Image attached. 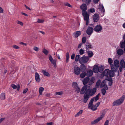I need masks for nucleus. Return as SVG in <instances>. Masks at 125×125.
Listing matches in <instances>:
<instances>
[{
    "instance_id": "nucleus-55",
    "label": "nucleus",
    "mask_w": 125,
    "mask_h": 125,
    "mask_svg": "<svg viewBox=\"0 0 125 125\" xmlns=\"http://www.w3.org/2000/svg\"><path fill=\"white\" fill-rule=\"evenodd\" d=\"M11 86L13 89H16L17 88V86L14 84H12Z\"/></svg>"
},
{
    "instance_id": "nucleus-25",
    "label": "nucleus",
    "mask_w": 125,
    "mask_h": 125,
    "mask_svg": "<svg viewBox=\"0 0 125 125\" xmlns=\"http://www.w3.org/2000/svg\"><path fill=\"white\" fill-rule=\"evenodd\" d=\"M42 72L44 75L48 77H50V74L48 72H47L46 70H42Z\"/></svg>"
},
{
    "instance_id": "nucleus-54",
    "label": "nucleus",
    "mask_w": 125,
    "mask_h": 125,
    "mask_svg": "<svg viewBox=\"0 0 125 125\" xmlns=\"http://www.w3.org/2000/svg\"><path fill=\"white\" fill-rule=\"evenodd\" d=\"M92 0H85V2L87 4H88Z\"/></svg>"
},
{
    "instance_id": "nucleus-6",
    "label": "nucleus",
    "mask_w": 125,
    "mask_h": 125,
    "mask_svg": "<svg viewBox=\"0 0 125 125\" xmlns=\"http://www.w3.org/2000/svg\"><path fill=\"white\" fill-rule=\"evenodd\" d=\"M98 9L100 11L99 14L101 16H103L104 15L105 10L104 7L103 5L101 4H99Z\"/></svg>"
},
{
    "instance_id": "nucleus-39",
    "label": "nucleus",
    "mask_w": 125,
    "mask_h": 125,
    "mask_svg": "<svg viewBox=\"0 0 125 125\" xmlns=\"http://www.w3.org/2000/svg\"><path fill=\"white\" fill-rule=\"evenodd\" d=\"M99 72H101L104 70V67L103 66H100L99 67Z\"/></svg>"
},
{
    "instance_id": "nucleus-33",
    "label": "nucleus",
    "mask_w": 125,
    "mask_h": 125,
    "mask_svg": "<svg viewBox=\"0 0 125 125\" xmlns=\"http://www.w3.org/2000/svg\"><path fill=\"white\" fill-rule=\"evenodd\" d=\"M108 61L109 64L110 65V66L113 64H112L113 62V61L111 58H108Z\"/></svg>"
},
{
    "instance_id": "nucleus-63",
    "label": "nucleus",
    "mask_w": 125,
    "mask_h": 125,
    "mask_svg": "<svg viewBox=\"0 0 125 125\" xmlns=\"http://www.w3.org/2000/svg\"><path fill=\"white\" fill-rule=\"evenodd\" d=\"M20 44L21 45H25L26 46L27 45V44L26 43H24L22 42H21L20 43Z\"/></svg>"
},
{
    "instance_id": "nucleus-5",
    "label": "nucleus",
    "mask_w": 125,
    "mask_h": 125,
    "mask_svg": "<svg viewBox=\"0 0 125 125\" xmlns=\"http://www.w3.org/2000/svg\"><path fill=\"white\" fill-rule=\"evenodd\" d=\"M72 87L76 93H78L80 92V89L76 83L73 82V83Z\"/></svg>"
},
{
    "instance_id": "nucleus-24",
    "label": "nucleus",
    "mask_w": 125,
    "mask_h": 125,
    "mask_svg": "<svg viewBox=\"0 0 125 125\" xmlns=\"http://www.w3.org/2000/svg\"><path fill=\"white\" fill-rule=\"evenodd\" d=\"M111 69L112 70L111 71H113L114 73V72H116L117 70V68L114 65V64L110 66Z\"/></svg>"
},
{
    "instance_id": "nucleus-8",
    "label": "nucleus",
    "mask_w": 125,
    "mask_h": 125,
    "mask_svg": "<svg viewBox=\"0 0 125 125\" xmlns=\"http://www.w3.org/2000/svg\"><path fill=\"white\" fill-rule=\"evenodd\" d=\"M81 70L77 65L74 66L73 68V73L76 75H79L80 73Z\"/></svg>"
},
{
    "instance_id": "nucleus-16",
    "label": "nucleus",
    "mask_w": 125,
    "mask_h": 125,
    "mask_svg": "<svg viewBox=\"0 0 125 125\" xmlns=\"http://www.w3.org/2000/svg\"><path fill=\"white\" fill-rule=\"evenodd\" d=\"M80 9L82 10V13L86 12L87 7L86 5L84 3L82 4L80 6Z\"/></svg>"
},
{
    "instance_id": "nucleus-9",
    "label": "nucleus",
    "mask_w": 125,
    "mask_h": 125,
    "mask_svg": "<svg viewBox=\"0 0 125 125\" xmlns=\"http://www.w3.org/2000/svg\"><path fill=\"white\" fill-rule=\"evenodd\" d=\"M97 89L96 88H94L91 89H88L87 90V93L90 96H92L96 93Z\"/></svg>"
},
{
    "instance_id": "nucleus-18",
    "label": "nucleus",
    "mask_w": 125,
    "mask_h": 125,
    "mask_svg": "<svg viewBox=\"0 0 125 125\" xmlns=\"http://www.w3.org/2000/svg\"><path fill=\"white\" fill-rule=\"evenodd\" d=\"M81 33L80 31H77L74 32L73 34V36L74 38H76L79 36Z\"/></svg>"
},
{
    "instance_id": "nucleus-47",
    "label": "nucleus",
    "mask_w": 125,
    "mask_h": 125,
    "mask_svg": "<svg viewBox=\"0 0 125 125\" xmlns=\"http://www.w3.org/2000/svg\"><path fill=\"white\" fill-rule=\"evenodd\" d=\"M33 50L36 52H38L39 50V48L38 47L34 46L33 48Z\"/></svg>"
},
{
    "instance_id": "nucleus-52",
    "label": "nucleus",
    "mask_w": 125,
    "mask_h": 125,
    "mask_svg": "<svg viewBox=\"0 0 125 125\" xmlns=\"http://www.w3.org/2000/svg\"><path fill=\"white\" fill-rule=\"evenodd\" d=\"M64 5L70 7L72 8V6L68 2H66L64 3Z\"/></svg>"
},
{
    "instance_id": "nucleus-41",
    "label": "nucleus",
    "mask_w": 125,
    "mask_h": 125,
    "mask_svg": "<svg viewBox=\"0 0 125 125\" xmlns=\"http://www.w3.org/2000/svg\"><path fill=\"white\" fill-rule=\"evenodd\" d=\"M101 82V81L100 80H98L97 82L96 85V87L98 88Z\"/></svg>"
},
{
    "instance_id": "nucleus-20",
    "label": "nucleus",
    "mask_w": 125,
    "mask_h": 125,
    "mask_svg": "<svg viewBox=\"0 0 125 125\" xmlns=\"http://www.w3.org/2000/svg\"><path fill=\"white\" fill-rule=\"evenodd\" d=\"M116 52L118 55L121 56L123 55L124 53V51L121 49H118L116 50Z\"/></svg>"
},
{
    "instance_id": "nucleus-23",
    "label": "nucleus",
    "mask_w": 125,
    "mask_h": 125,
    "mask_svg": "<svg viewBox=\"0 0 125 125\" xmlns=\"http://www.w3.org/2000/svg\"><path fill=\"white\" fill-rule=\"evenodd\" d=\"M93 71L94 73H98L99 72L98 66L97 65H94L93 68Z\"/></svg>"
},
{
    "instance_id": "nucleus-37",
    "label": "nucleus",
    "mask_w": 125,
    "mask_h": 125,
    "mask_svg": "<svg viewBox=\"0 0 125 125\" xmlns=\"http://www.w3.org/2000/svg\"><path fill=\"white\" fill-rule=\"evenodd\" d=\"M83 113V110H81L79 112H78L75 115V117H78L81 115Z\"/></svg>"
},
{
    "instance_id": "nucleus-34",
    "label": "nucleus",
    "mask_w": 125,
    "mask_h": 125,
    "mask_svg": "<svg viewBox=\"0 0 125 125\" xmlns=\"http://www.w3.org/2000/svg\"><path fill=\"white\" fill-rule=\"evenodd\" d=\"M81 64L80 68L82 71H84L86 69V66L85 65L83 64Z\"/></svg>"
},
{
    "instance_id": "nucleus-21",
    "label": "nucleus",
    "mask_w": 125,
    "mask_h": 125,
    "mask_svg": "<svg viewBox=\"0 0 125 125\" xmlns=\"http://www.w3.org/2000/svg\"><path fill=\"white\" fill-rule=\"evenodd\" d=\"M82 15L84 17V19L85 20H89V14L87 13V12L82 13Z\"/></svg>"
},
{
    "instance_id": "nucleus-17",
    "label": "nucleus",
    "mask_w": 125,
    "mask_h": 125,
    "mask_svg": "<svg viewBox=\"0 0 125 125\" xmlns=\"http://www.w3.org/2000/svg\"><path fill=\"white\" fill-rule=\"evenodd\" d=\"M83 97V102L85 103L87 102L88 99L89 98L90 95L87 93H85Z\"/></svg>"
},
{
    "instance_id": "nucleus-57",
    "label": "nucleus",
    "mask_w": 125,
    "mask_h": 125,
    "mask_svg": "<svg viewBox=\"0 0 125 125\" xmlns=\"http://www.w3.org/2000/svg\"><path fill=\"white\" fill-rule=\"evenodd\" d=\"M89 10L91 13H93L95 12V10L94 8H92L90 9Z\"/></svg>"
},
{
    "instance_id": "nucleus-28",
    "label": "nucleus",
    "mask_w": 125,
    "mask_h": 125,
    "mask_svg": "<svg viewBox=\"0 0 125 125\" xmlns=\"http://www.w3.org/2000/svg\"><path fill=\"white\" fill-rule=\"evenodd\" d=\"M86 47L87 49H89L92 48V47L91 44L89 42H86L85 44Z\"/></svg>"
},
{
    "instance_id": "nucleus-26",
    "label": "nucleus",
    "mask_w": 125,
    "mask_h": 125,
    "mask_svg": "<svg viewBox=\"0 0 125 125\" xmlns=\"http://www.w3.org/2000/svg\"><path fill=\"white\" fill-rule=\"evenodd\" d=\"M119 63H120V62H119V61L117 59H116L114 61V65L117 67H119Z\"/></svg>"
},
{
    "instance_id": "nucleus-14",
    "label": "nucleus",
    "mask_w": 125,
    "mask_h": 125,
    "mask_svg": "<svg viewBox=\"0 0 125 125\" xmlns=\"http://www.w3.org/2000/svg\"><path fill=\"white\" fill-rule=\"evenodd\" d=\"M88 87L87 85L84 86L82 88L80 91V94H84L85 92V93H87V90L88 89Z\"/></svg>"
},
{
    "instance_id": "nucleus-40",
    "label": "nucleus",
    "mask_w": 125,
    "mask_h": 125,
    "mask_svg": "<svg viewBox=\"0 0 125 125\" xmlns=\"http://www.w3.org/2000/svg\"><path fill=\"white\" fill-rule=\"evenodd\" d=\"M100 95V93H99L95 97H93L94 98V100L95 101V102H96L99 99Z\"/></svg>"
},
{
    "instance_id": "nucleus-56",
    "label": "nucleus",
    "mask_w": 125,
    "mask_h": 125,
    "mask_svg": "<svg viewBox=\"0 0 125 125\" xmlns=\"http://www.w3.org/2000/svg\"><path fill=\"white\" fill-rule=\"evenodd\" d=\"M28 88H26L24 89L23 91V94L26 93L28 91Z\"/></svg>"
},
{
    "instance_id": "nucleus-19",
    "label": "nucleus",
    "mask_w": 125,
    "mask_h": 125,
    "mask_svg": "<svg viewBox=\"0 0 125 125\" xmlns=\"http://www.w3.org/2000/svg\"><path fill=\"white\" fill-rule=\"evenodd\" d=\"M93 19L94 22H97L99 19V15L98 14H95L93 16Z\"/></svg>"
},
{
    "instance_id": "nucleus-22",
    "label": "nucleus",
    "mask_w": 125,
    "mask_h": 125,
    "mask_svg": "<svg viewBox=\"0 0 125 125\" xmlns=\"http://www.w3.org/2000/svg\"><path fill=\"white\" fill-rule=\"evenodd\" d=\"M94 98H92L91 99L89 103L88 104V107L89 109H91V108L92 107L93 105V102L94 101Z\"/></svg>"
},
{
    "instance_id": "nucleus-62",
    "label": "nucleus",
    "mask_w": 125,
    "mask_h": 125,
    "mask_svg": "<svg viewBox=\"0 0 125 125\" xmlns=\"http://www.w3.org/2000/svg\"><path fill=\"white\" fill-rule=\"evenodd\" d=\"M99 0H93V2L94 3L96 4L98 3Z\"/></svg>"
},
{
    "instance_id": "nucleus-30",
    "label": "nucleus",
    "mask_w": 125,
    "mask_h": 125,
    "mask_svg": "<svg viewBox=\"0 0 125 125\" xmlns=\"http://www.w3.org/2000/svg\"><path fill=\"white\" fill-rule=\"evenodd\" d=\"M90 79L88 77L85 78L83 81V84L85 85L86 84L89 80Z\"/></svg>"
},
{
    "instance_id": "nucleus-42",
    "label": "nucleus",
    "mask_w": 125,
    "mask_h": 125,
    "mask_svg": "<svg viewBox=\"0 0 125 125\" xmlns=\"http://www.w3.org/2000/svg\"><path fill=\"white\" fill-rule=\"evenodd\" d=\"M86 74L85 72L82 73L80 75V77L82 78H84Z\"/></svg>"
},
{
    "instance_id": "nucleus-1",
    "label": "nucleus",
    "mask_w": 125,
    "mask_h": 125,
    "mask_svg": "<svg viewBox=\"0 0 125 125\" xmlns=\"http://www.w3.org/2000/svg\"><path fill=\"white\" fill-rule=\"evenodd\" d=\"M102 74L103 76H109L111 77H113L115 75L114 73L108 69H105Z\"/></svg>"
},
{
    "instance_id": "nucleus-51",
    "label": "nucleus",
    "mask_w": 125,
    "mask_h": 125,
    "mask_svg": "<svg viewBox=\"0 0 125 125\" xmlns=\"http://www.w3.org/2000/svg\"><path fill=\"white\" fill-rule=\"evenodd\" d=\"M91 109L93 111H95L96 110L97 107L95 105H93L91 108Z\"/></svg>"
},
{
    "instance_id": "nucleus-61",
    "label": "nucleus",
    "mask_w": 125,
    "mask_h": 125,
    "mask_svg": "<svg viewBox=\"0 0 125 125\" xmlns=\"http://www.w3.org/2000/svg\"><path fill=\"white\" fill-rule=\"evenodd\" d=\"M3 9L0 7V13H3Z\"/></svg>"
},
{
    "instance_id": "nucleus-50",
    "label": "nucleus",
    "mask_w": 125,
    "mask_h": 125,
    "mask_svg": "<svg viewBox=\"0 0 125 125\" xmlns=\"http://www.w3.org/2000/svg\"><path fill=\"white\" fill-rule=\"evenodd\" d=\"M84 51L82 49H81L79 50V53L80 55L83 54L84 53Z\"/></svg>"
},
{
    "instance_id": "nucleus-35",
    "label": "nucleus",
    "mask_w": 125,
    "mask_h": 125,
    "mask_svg": "<svg viewBox=\"0 0 125 125\" xmlns=\"http://www.w3.org/2000/svg\"><path fill=\"white\" fill-rule=\"evenodd\" d=\"M95 78L94 77H92L90 79V80L89 82V84L90 85H91L94 82L95 80Z\"/></svg>"
},
{
    "instance_id": "nucleus-48",
    "label": "nucleus",
    "mask_w": 125,
    "mask_h": 125,
    "mask_svg": "<svg viewBox=\"0 0 125 125\" xmlns=\"http://www.w3.org/2000/svg\"><path fill=\"white\" fill-rule=\"evenodd\" d=\"M63 94V92L62 91L56 92L55 93L56 95H61Z\"/></svg>"
},
{
    "instance_id": "nucleus-3",
    "label": "nucleus",
    "mask_w": 125,
    "mask_h": 125,
    "mask_svg": "<svg viewBox=\"0 0 125 125\" xmlns=\"http://www.w3.org/2000/svg\"><path fill=\"white\" fill-rule=\"evenodd\" d=\"M125 98V96H123L119 99L115 101L113 103V105H118L122 103L124 101Z\"/></svg>"
},
{
    "instance_id": "nucleus-46",
    "label": "nucleus",
    "mask_w": 125,
    "mask_h": 125,
    "mask_svg": "<svg viewBox=\"0 0 125 125\" xmlns=\"http://www.w3.org/2000/svg\"><path fill=\"white\" fill-rule=\"evenodd\" d=\"M80 55H77L76 56L75 58V61L76 62H77L78 61H79V60L80 59Z\"/></svg>"
},
{
    "instance_id": "nucleus-13",
    "label": "nucleus",
    "mask_w": 125,
    "mask_h": 125,
    "mask_svg": "<svg viewBox=\"0 0 125 125\" xmlns=\"http://www.w3.org/2000/svg\"><path fill=\"white\" fill-rule=\"evenodd\" d=\"M106 81L107 80L106 79L103 80L100 86L101 88L104 87V88L106 90H107L108 89V87L107 85L106 84Z\"/></svg>"
},
{
    "instance_id": "nucleus-60",
    "label": "nucleus",
    "mask_w": 125,
    "mask_h": 125,
    "mask_svg": "<svg viewBox=\"0 0 125 125\" xmlns=\"http://www.w3.org/2000/svg\"><path fill=\"white\" fill-rule=\"evenodd\" d=\"M75 57V54L74 53H73L71 56V58L72 59H73Z\"/></svg>"
},
{
    "instance_id": "nucleus-2",
    "label": "nucleus",
    "mask_w": 125,
    "mask_h": 125,
    "mask_svg": "<svg viewBox=\"0 0 125 125\" xmlns=\"http://www.w3.org/2000/svg\"><path fill=\"white\" fill-rule=\"evenodd\" d=\"M89 60V58L87 56L83 55L79 59V62L81 64L85 63L88 62Z\"/></svg>"
},
{
    "instance_id": "nucleus-36",
    "label": "nucleus",
    "mask_w": 125,
    "mask_h": 125,
    "mask_svg": "<svg viewBox=\"0 0 125 125\" xmlns=\"http://www.w3.org/2000/svg\"><path fill=\"white\" fill-rule=\"evenodd\" d=\"M87 53L89 58L92 57L93 55V53L92 51H88Z\"/></svg>"
},
{
    "instance_id": "nucleus-32",
    "label": "nucleus",
    "mask_w": 125,
    "mask_h": 125,
    "mask_svg": "<svg viewBox=\"0 0 125 125\" xmlns=\"http://www.w3.org/2000/svg\"><path fill=\"white\" fill-rule=\"evenodd\" d=\"M44 88L42 87H40L39 88V94L40 95H42V92L44 90Z\"/></svg>"
},
{
    "instance_id": "nucleus-10",
    "label": "nucleus",
    "mask_w": 125,
    "mask_h": 125,
    "mask_svg": "<svg viewBox=\"0 0 125 125\" xmlns=\"http://www.w3.org/2000/svg\"><path fill=\"white\" fill-rule=\"evenodd\" d=\"M102 30V27L100 25H97L94 28V31L97 32H101Z\"/></svg>"
},
{
    "instance_id": "nucleus-49",
    "label": "nucleus",
    "mask_w": 125,
    "mask_h": 125,
    "mask_svg": "<svg viewBox=\"0 0 125 125\" xmlns=\"http://www.w3.org/2000/svg\"><path fill=\"white\" fill-rule=\"evenodd\" d=\"M106 90L105 89V88H103L102 89L101 91L102 92V94L104 95L106 93Z\"/></svg>"
},
{
    "instance_id": "nucleus-7",
    "label": "nucleus",
    "mask_w": 125,
    "mask_h": 125,
    "mask_svg": "<svg viewBox=\"0 0 125 125\" xmlns=\"http://www.w3.org/2000/svg\"><path fill=\"white\" fill-rule=\"evenodd\" d=\"M123 68L125 69V61L124 59H122L120 62L119 70L120 72H122Z\"/></svg>"
},
{
    "instance_id": "nucleus-15",
    "label": "nucleus",
    "mask_w": 125,
    "mask_h": 125,
    "mask_svg": "<svg viewBox=\"0 0 125 125\" xmlns=\"http://www.w3.org/2000/svg\"><path fill=\"white\" fill-rule=\"evenodd\" d=\"M94 30L93 28L92 27H89L87 29L86 33L87 34L90 35L93 33Z\"/></svg>"
},
{
    "instance_id": "nucleus-64",
    "label": "nucleus",
    "mask_w": 125,
    "mask_h": 125,
    "mask_svg": "<svg viewBox=\"0 0 125 125\" xmlns=\"http://www.w3.org/2000/svg\"><path fill=\"white\" fill-rule=\"evenodd\" d=\"M53 123L52 122H50L47 124V125H53Z\"/></svg>"
},
{
    "instance_id": "nucleus-4",
    "label": "nucleus",
    "mask_w": 125,
    "mask_h": 125,
    "mask_svg": "<svg viewBox=\"0 0 125 125\" xmlns=\"http://www.w3.org/2000/svg\"><path fill=\"white\" fill-rule=\"evenodd\" d=\"M105 114L104 113H103L100 117H98L94 121H92L91 123V125L94 124L96 123L99 122L102 119L104 116Z\"/></svg>"
},
{
    "instance_id": "nucleus-45",
    "label": "nucleus",
    "mask_w": 125,
    "mask_h": 125,
    "mask_svg": "<svg viewBox=\"0 0 125 125\" xmlns=\"http://www.w3.org/2000/svg\"><path fill=\"white\" fill-rule=\"evenodd\" d=\"M44 21V20L42 19H38L37 22L39 23H42Z\"/></svg>"
},
{
    "instance_id": "nucleus-59",
    "label": "nucleus",
    "mask_w": 125,
    "mask_h": 125,
    "mask_svg": "<svg viewBox=\"0 0 125 125\" xmlns=\"http://www.w3.org/2000/svg\"><path fill=\"white\" fill-rule=\"evenodd\" d=\"M109 123V121L108 120H106L104 125H108Z\"/></svg>"
},
{
    "instance_id": "nucleus-27",
    "label": "nucleus",
    "mask_w": 125,
    "mask_h": 125,
    "mask_svg": "<svg viewBox=\"0 0 125 125\" xmlns=\"http://www.w3.org/2000/svg\"><path fill=\"white\" fill-rule=\"evenodd\" d=\"M120 47L122 48H124L125 47V40H122L120 43Z\"/></svg>"
},
{
    "instance_id": "nucleus-43",
    "label": "nucleus",
    "mask_w": 125,
    "mask_h": 125,
    "mask_svg": "<svg viewBox=\"0 0 125 125\" xmlns=\"http://www.w3.org/2000/svg\"><path fill=\"white\" fill-rule=\"evenodd\" d=\"M42 52L46 55H47L48 53V51L45 49H43Z\"/></svg>"
},
{
    "instance_id": "nucleus-38",
    "label": "nucleus",
    "mask_w": 125,
    "mask_h": 125,
    "mask_svg": "<svg viewBox=\"0 0 125 125\" xmlns=\"http://www.w3.org/2000/svg\"><path fill=\"white\" fill-rule=\"evenodd\" d=\"M69 57V53L68 52L66 53V63H67L68 62Z\"/></svg>"
},
{
    "instance_id": "nucleus-29",
    "label": "nucleus",
    "mask_w": 125,
    "mask_h": 125,
    "mask_svg": "<svg viewBox=\"0 0 125 125\" xmlns=\"http://www.w3.org/2000/svg\"><path fill=\"white\" fill-rule=\"evenodd\" d=\"M93 72L92 70H89L86 73V75L88 76H92L93 74Z\"/></svg>"
},
{
    "instance_id": "nucleus-11",
    "label": "nucleus",
    "mask_w": 125,
    "mask_h": 125,
    "mask_svg": "<svg viewBox=\"0 0 125 125\" xmlns=\"http://www.w3.org/2000/svg\"><path fill=\"white\" fill-rule=\"evenodd\" d=\"M49 59L51 63L53 65L54 67L56 68L57 67L56 60L53 59L52 56L50 55H49Z\"/></svg>"
},
{
    "instance_id": "nucleus-31",
    "label": "nucleus",
    "mask_w": 125,
    "mask_h": 125,
    "mask_svg": "<svg viewBox=\"0 0 125 125\" xmlns=\"http://www.w3.org/2000/svg\"><path fill=\"white\" fill-rule=\"evenodd\" d=\"M5 99V93H2L0 95V100H3Z\"/></svg>"
},
{
    "instance_id": "nucleus-12",
    "label": "nucleus",
    "mask_w": 125,
    "mask_h": 125,
    "mask_svg": "<svg viewBox=\"0 0 125 125\" xmlns=\"http://www.w3.org/2000/svg\"><path fill=\"white\" fill-rule=\"evenodd\" d=\"M35 80L37 83H39L41 80L39 74L37 72H35L34 74Z\"/></svg>"
},
{
    "instance_id": "nucleus-53",
    "label": "nucleus",
    "mask_w": 125,
    "mask_h": 125,
    "mask_svg": "<svg viewBox=\"0 0 125 125\" xmlns=\"http://www.w3.org/2000/svg\"><path fill=\"white\" fill-rule=\"evenodd\" d=\"M86 41V38L85 37H83L82 38V42L83 43H85Z\"/></svg>"
},
{
    "instance_id": "nucleus-44",
    "label": "nucleus",
    "mask_w": 125,
    "mask_h": 125,
    "mask_svg": "<svg viewBox=\"0 0 125 125\" xmlns=\"http://www.w3.org/2000/svg\"><path fill=\"white\" fill-rule=\"evenodd\" d=\"M16 22L17 24L20 25L21 26H23V23L22 22L19 20H17Z\"/></svg>"
},
{
    "instance_id": "nucleus-58",
    "label": "nucleus",
    "mask_w": 125,
    "mask_h": 125,
    "mask_svg": "<svg viewBox=\"0 0 125 125\" xmlns=\"http://www.w3.org/2000/svg\"><path fill=\"white\" fill-rule=\"evenodd\" d=\"M13 48L15 49H19L20 48V47L16 45H14L13 46Z\"/></svg>"
}]
</instances>
